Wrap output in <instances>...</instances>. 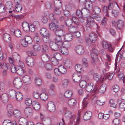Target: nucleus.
<instances>
[{"label": "nucleus", "mask_w": 125, "mask_h": 125, "mask_svg": "<svg viewBox=\"0 0 125 125\" xmlns=\"http://www.w3.org/2000/svg\"><path fill=\"white\" fill-rule=\"evenodd\" d=\"M3 125H12V123L10 120H5L3 122Z\"/></svg>", "instance_id": "58"}, {"label": "nucleus", "mask_w": 125, "mask_h": 125, "mask_svg": "<svg viewBox=\"0 0 125 125\" xmlns=\"http://www.w3.org/2000/svg\"><path fill=\"white\" fill-rule=\"evenodd\" d=\"M7 65L5 63H0V68L4 69V70H7Z\"/></svg>", "instance_id": "62"}, {"label": "nucleus", "mask_w": 125, "mask_h": 125, "mask_svg": "<svg viewBox=\"0 0 125 125\" xmlns=\"http://www.w3.org/2000/svg\"><path fill=\"white\" fill-rule=\"evenodd\" d=\"M51 61L52 64L54 66H57L59 64V60L56 59L54 57H52Z\"/></svg>", "instance_id": "37"}, {"label": "nucleus", "mask_w": 125, "mask_h": 125, "mask_svg": "<svg viewBox=\"0 0 125 125\" xmlns=\"http://www.w3.org/2000/svg\"><path fill=\"white\" fill-rule=\"evenodd\" d=\"M119 107L121 109H124L125 108V102L124 101H121L120 103Z\"/></svg>", "instance_id": "63"}, {"label": "nucleus", "mask_w": 125, "mask_h": 125, "mask_svg": "<svg viewBox=\"0 0 125 125\" xmlns=\"http://www.w3.org/2000/svg\"><path fill=\"white\" fill-rule=\"evenodd\" d=\"M82 62L83 64L86 67L88 66V61L87 59L84 57H83L82 60Z\"/></svg>", "instance_id": "52"}, {"label": "nucleus", "mask_w": 125, "mask_h": 125, "mask_svg": "<svg viewBox=\"0 0 125 125\" xmlns=\"http://www.w3.org/2000/svg\"><path fill=\"white\" fill-rule=\"evenodd\" d=\"M79 1L81 3H82L84 6H86L87 8L90 10H92L93 8V5L92 3L89 1H87L86 0H79Z\"/></svg>", "instance_id": "10"}, {"label": "nucleus", "mask_w": 125, "mask_h": 125, "mask_svg": "<svg viewBox=\"0 0 125 125\" xmlns=\"http://www.w3.org/2000/svg\"><path fill=\"white\" fill-rule=\"evenodd\" d=\"M3 38L4 41L6 42H9L11 40V38L10 35L7 33H4L3 35Z\"/></svg>", "instance_id": "30"}, {"label": "nucleus", "mask_w": 125, "mask_h": 125, "mask_svg": "<svg viewBox=\"0 0 125 125\" xmlns=\"http://www.w3.org/2000/svg\"><path fill=\"white\" fill-rule=\"evenodd\" d=\"M24 39L28 44L31 43L32 42V40L31 37L29 36H26L24 37Z\"/></svg>", "instance_id": "43"}, {"label": "nucleus", "mask_w": 125, "mask_h": 125, "mask_svg": "<svg viewBox=\"0 0 125 125\" xmlns=\"http://www.w3.org/2000/svg\"><path fill=\"white\" fill-rule=\"evenodd\" d=\"M35 84L38 86H39L42 84L41 79L38 77L35 78Z\"/></svg>", "instance_id": "46"}, {"label": "nucleus", "mask_w": 125, "mask_h": 125, "mask_svg": "<svg viewBox=\"0 0 125 125\" xmlns=\"http://www.w3.org/2000/svg\"><path fill=\"white\" fill-rule=\"evenodd\" d=\"M27 121L24 118H21L19 119L18 123L19 125H27Z\"/></svg>", "instance_id": "22"}, {"label": "nucleus", "mask_w": 125, "mask_h": 125, "mask_svg": "<svg viewBox=\"0 0 125 125\" xmlns=\"http://www.w3.org/2000/svg\"><path fill=\"white\" fill-rule=\"evenodd\" d=\"M24 70L21 68L19 69L16 71L17 74L20 76L24 74Z\"/></svg>", "instance_id": "53"}, {"label": "nucleus", "mask_w": 125, "mask_h": 125, "mask_svg": "<svg viewBox=\"0 0 125 125\" xmlns=\"http://www.w3.org/2000/svg\"><path fill=\"white\" fill-rule=\"evenodd\" d=\"M49 48L48 46L46 44H43L42 47V51L43 52L46 53L48 52Z\"/></svg>", "instance_id": "42"}, {"label": "nucleus", "mask_w": 125, "mask_h": 125, "mask_svg": "<svg viewBox=\"0 0 125 125\" xmlns=\"http://www.w3.org/2000/svg\"><path fill=\"white\" fill-rule=\"evenodd\" d=\"M21 42L22 45L24 47H27L28 44L25 39H21Z\"/></svg>", "instance_id": "64"}, {"label": "nucleus", "mask_w": 125, "mask_h": 125, "mask_svg": "<svg viewBox=\"0 0 125 125\" xmlns=\"http://www.w3.org/2000/svg\"><path fill=\"white\" fill-rule=\"evenodd\" d=\"M114 74L113 73H110L109 74H106L103 75V81L106 79L109 80L111 79L113 77Z\"/></svg>", "instance_id": "23"}, {"label": "nucleus", "mask_w": 125, "mask_h": 125, "mask_svg": "<svg viewBox=\"0 0 125 125\" xmlns=\"http://www.w3.org/2000/svg\"><path fill=\"white\" fill-rule=\"evenodd\" d=\"M103 75H101V77L100 78V75L97 73H95L94 74L93 78L94 79L96 80L97 81L98 80L100 82H102L103 81Z\"/></svg>", "instance_id": "20"}, {"label": "nucleus", "mask_w": 125, "mask_h": 125, "mask_svg": "<svg viewBox=\"0 0 125 125\" xmlns=\"http://www.w3.org/2000/svg\"><path fill=\"white\" fill-rule=\"evenodd\" d=\"M1 99L4 103L7 102L8 100V97L7 94L5 93L3 94L1 96Z\"/></svg>", "instance_id": "31"}, {"label": "nucleus", "mask_w": 125, "mask_h": 125, "mask_svg": "<svg viewBox=\"0 0 125 125\" xmlns=\"http://www.w3.org/2000/svg\"><path fill=\"white\" fill-rule=\"evenodd\" d=\"M14 85L15 88L17 89H20L22 86V83L20 79H15L14 81Z\"/></svg>", "instance_id": "8"}, {"label": "nucleus", "mask_w": 125, "mask_h": 125, "mask_svg": "<svg viewBox=\"0 0 125 125\" xmlns=\"http://www.w3.org/2000/svg\"><path fill=\"white\" fill-rule=\"evenodd\" d=\"M77 103V102L75 99L73 98L70 99L68 102L69 106L72 108L75 107Z\"/></svg>", "instance_id": "12"}, {"label": "nucleus", "mask_w": 125, "mask_h": 125, "mask_svg": "<svg viewBox=\"0 0 125 125\" xmlns=\"http://www.w3.org/2000/svg\"><path fill=\"white\" fill-rule=\"evenodd\" d=\"M61 36H57L55 38V40L57 41L56 42L60 45H62L63 43L62 42V40L61 38Z\"/></svg>", "instance_id": "51"}, {"label": "nucleus", "mask_w": 125, "mask_h": 125, "mask_svg": "<svg viewBox=\"0 0 125 125\" xmlns=\"http://www.w3.org/2000/svg\"><path fill=\"white\" fill-rule=\"evenodd\" d=\"M34 50L36 51H39L41 49V47L39 44L36 43L33 46Z\"/></svg>", "instance_id": "45"}, {"label": "nucleus", "mask_w": 125, "mask_h": 125, "mask_svg": "<svg viewBox=\"0 0 125 125\" xmlns=\"http://www.w3.org/2000/svg\"><path fill=\"white\" fill-rule=\"evenodd\" d=\"M117 27L119 30L122 28L124 26V22L123 21L121 20H119L116 23Z\"/></svg>", "instance_id": "29"}, {"label": "nucleus", "mask_w": 125, "mask_h": 125, "mask_svg": "<svg viewBox=\"0 0 125 125\" xmlns=\"http://www.w3.org/2000/svg\"><path fill=\"white\" fill-rule=\"evenodd\" d=\"M32 106L33 108L35 110H39L40 108V105L37 101H34L32 102Z\"/></svg>", "instance_id": "16"}, {"label": "nucleus", "mask_w": 125, "mask_h": 125, "mask_svg": "<svg viewBox=\"0 0 125 125\" xmlns=\"http://www.w3.org/2000/svg\"><path fill=\"white\" fill-rule=\"evenodd\" d=\"M40 32V34L42 36H45L48 33H49L47 29L44 28H41Z\"/></svg>", "instance_id": "33"}, {"label": "nucleus", "mask_w": 125, "mask_h": 125, "mask_svg": "<svg viewBox=\"0 0 125 125\" xmlns=\"http://www.w3.org/2000/svg\"><path fill=\"white\" fill-rule=\"evenodd\" d=\"M42 60L45 62H46L49 60V58L48 56L46 54H43L41 56Z\"/></svg>", "instance_id": "39"}, {"label": "nucleus", "mask_w": 125, "mask_h": 125, "mask_svg": "<svg viewBox=\"0 0 125 125\" xmlns=\"http://www.w3.org/2000/svg\"><path fill=\"white\" fill-rule=\"evenodd\" d=\"M72 35L70 34H66L64 37V38L66 41H70L72 40Z\"/></svg>", "instance_id": "44"}, {"label": "nucleus", "mask_w": 125, "mask_h": 125, "mask_svg": "<svg viewBox=\"0 0 125 125\" xmlns=\"http://www.w3.org/2000/svg\"><path fill=\"white\" fill-rule=\"evenodd\" d=\"M26 61L28 66L30 67H32L34 65V61L32 58H30L28 60H26Z\"/></svg>", "instance_id": "21"}, {"label": "nucleus", "mask_w": 125, "mask_h": 125, "mask_svg": "<svg viewBox=\"0 0 125 125\" xmlns=\"http://www.w3.org/2000/svg\"><path fill=\"white\" fill-rule=\"evenodd\" d=\"M49 27L50 30L54 32L58 28L59 26L55 23L52 22L49 24Z\"/></svg>", "instance_id": "14"}, {"label": "nucleus", "mask_w": 125, "mask_h": 125, "mask_svg": "<svg viewBox=\"0 0 125 125\" xmlns=\"http://www.w3.org/2000/svg\"><path fill=\"white\" fill-rule=\"evenodd\" d=\"M59 71L60 73L63 74L66 73L67 72L65 67L62 65L59 66Z\"/></svg>", "instance_id": "25"}, {"label": "nucleus", "mask_w": 125, "mask_h": 125, "mask_svg": "<svg viewBox=\"0 0 125 125\" xmlns=\"http://www.w3.org/2000/svg\"><path fill=\"white\" fill-rule=\"evenodd\" d=\"M56 36H62L64 34V32L62 29L58 28V29L54 32Z\"/></svg>", "instance_id": "19"}, {"label": "nucleus", "mask_w": 125, "mask_h": 125, "mask_svg": "<svg viewBox=\"0 0 125 125\" xmlns=\"http://www.w3.org/2000/svg\"><path fill=\"white\" fill-rule=\"evenodd\" d=\"M69 81L67 79H64L62 82V86L64 88H66L68 86Z\"/></svg>", "instance_id": "41"}, {"label": "nucleus", "mask_w": 125, "mask_h": 125, "mask_svg": "<svg viewBox=\"0 0 125 125\" xmlns=\"http://www.w3.org/2000/svg\"><path fill=\"white\" fill-rule=\"evenodd\" d=\"M29 24L26 22H24L22 24V28L23 30L25 31H27L29 30Z\"/></svg>", "instance_id": "32"}, {"label": "nucleus", "mask_w": 125, "mask_h": 125, "mask_svg": "<svg viewBox=\"0 0 125 125\" xmlns=\"http://www.w3.org/2000/svg\"><path fill=\"white\" fill-rule=\"evenodd\" d=\"M65 115L66 117L70 118V120L71 123L75 120L76 116L74 115H72V113L69 111H66L65 113Z\"/></svg>", "instance_id": "6"}, {"label": "nucleus", "mask_w": 125, "mask_h": 125, "mask_svg": "<svg viewBox=\"0 0 125 125\" xmlns=\"http://www.w3.org/2000/svg\"><path fill=\"white\" fill-rule=\"evenodd\" d=\"M60 51L63 54L67 55L68 54V49L65 47L61 48L60 49Z\"/></svg>", "instance_id": "36"}, {"label": "nucleus", "mask_w": 125, "mask_h": 125, "mask_svg": "<svg viewBox=\"0 0 125 125\" xmlns=\"http://www.w3.org/2000/svg\"><path fill=\"white\" fill-rule=\"evenodd\" d=\"M101 11V9L97 7H95L94 8V12L95 14H99L100 12Z\"/></svg>", "instance_id": "61"}, {"label": "nucleus", "mask_w": 125, "mask_h": 125, "mask_svg": "<svg viewBox=\"0 0 125 125\" xmlns=\"http://www.w3.org/2000/svg\"><path fill=\"white\" fill-rule=\"evenodd\" d=\"M25 103L28 106H30L31 104L32 105V100L30 98H26L25 101Z\"/></svg>", "instance_id": "55"}, {"label": "nucleus", "mask_w": 125, "mask_h": 125, "mask_svg": "<svg viewBox=\"0 0 125 125\" xmlns=\"http://www.w3.org/2000/svg\"><path fill=\"white\" fill-rule=\"evenodd\" d=\"M53 57H54L56 59L59 60L62 59V57L61 54L59 53H55L54 54Z\"/></svg>", "instance_id": "47"}, {"label": "nucleus", "mask_w": 125, "mask_h": 125, "mask_svg": "<svg viewBox=\"0 0 125 125\" xmlns=\"http://www.w3.org/2000/svg\"><path fill=\"white\" fill-rule=\"evenodd\" d=\"M12 3L10 1L7 2L5 4L6 7L8 10H11L12 8Z\"/></svg>", "instance_id": "38"}, {"label": "nucleus", "mask_w": 125, "mask_h": 125, "mask_svg": "<svg viewBox=\"0 0 125 125\" xmlns=\"http://www.w3.org/2000/svg\"><path fill=\"white\" fill-rule=\"evenodd\" d=\"M109 103L111 107H113L115 108H116L117 106V104L114 103L113 100H110V101Z\"/></svg>", "instance_id": "59"}, {"label": "nucleus", "mask_w": 125, "mask_h": 125, "mask_svg": "<svg viewBox=\"0 0 125 125\" xmlns=\"http://www.w3.org/2000/svg\"><path fill=\"white\" fill-rule=\"evenodd\" d=\"M15 9L17 12H20L22 10V7L21 5L17 4L16 6Z\"/></svg>", "instance_id": "57"}, {"label": "nucleus", "mask_w": 125, "mask_h": 125, "mask_svg": "<svg viewBox=\"0 0 125 125\" xmlns=\"http://www.w3.org/2000/svg\"><path fill=\"white\" fill-rule=\"evenodd\" d=\"M50 34L48 33L45 36H43V40L44 42L46 43H48L50 42Z\"/></svg>", "instance_id": "28"}, {"label": "nucleus", "mask_w": 125, "mask_h": 125, "mask_svg": "<svg viewBox=\"0 0 125 125\" xmlns=\"http://www.w3.org/2000/svg\"><path fill=\"white\" fill-rule=\"evenodd\" d=\"M35 23H37V24L38 25V23L37 22H35L33 24L34 25L32 24H29V30H30L31 32H34L35 30V28L34 25Z\"/></svg>", "instance_id": "50"}, {"label": "nucleus", "mask_w": 125, "mask_h": 125, "mask_svg": "<svg viewBox=\"0 0 125 125\" xmlns=\"http://www.w3.org/2000/svg\"><path fill=\"white\" fill-rule=\"evenodd\" d=\"M40 97L42 100H46L48 98V95L46 93H43L41 94L40 95Z\"/></svg>", "instance_id": "35"}, {"label": "nucleus", "mask_w": 125, "mask_h": 125, "mask_svg": "<svg viewBox=\"0 0 125 125\" xmlns=\"http://www.w3.org/2000/svg\"><path fill=\"white\" fill-rule=\"evenodd\" d=\"M82 10L85 14L88 15L86 16L87 18V20L86 23V27L87 29L91 28L94 24V19L91 16H89L90 14V13L88 9H84Z\"/></svg>", "instance_id": "1"}, {"label": "nucleus", "mask_w": 125, "mask_h": 125, "mask_svg": "<svg viewBox=\"0 0 125 125\" xmlns=\"http://www.w3.org/2000/svg\"><path fill=\"white\" fill-rule=\"evenodd\" d=\"M92 115V113L90 111L86 112L84 113L83 118L84 120L85 121H87L89 120Z\"/></svg>", "instance_id": "13"}, {"label": "nucleus", "mask_w": 125, "mask_h": 125, "mask_svg": "<svg viewBox=\"0 0 125 125\" xmlns=\"http://www.w3.org/2000/svg\"><path fill=\"white\" fill-rule=\"evenodd\" d=\"M97 37V36L95 33L92 32L89 34V38H86V42L88 45L93 44L96 42Z\"/></svg>", "instance_id": "3"}, {"label": "nucleus", "mask_w": 125, "mask_h": 125, "mask_svg": "<svg viewBox=\"0 0 125 125\" xmlns=\"http://www.w3.org/2000/svg\"><path fill=\"white\" fill-rule=\"evenodd\" d=\"M9 95L12 99L16 98L17 100L18 101H21L23 98V96L21 92H16L13 89L9 91Z\"/></svg>", "instance_id": "2"}, {"label": "nucleus", "mask_w": 125, "mask_h": 125, "mask_svg": "<svg viewBox=\"0 0 125 125\" xmlns=\"http://www.w3.org/2000/svg\"><path fill=\"white\" fill-rule=\"evenodd\" d=\"M61 45L57 42H50L49 44L50 48L53 51H57L59 49V46Z\"/></svg>", "instance_id": "9"}, {"label": "nucleus", "mask_w": 125, "mask_h": 125, "mask_svg": "<svg viewBox=\"0 0 125 125\" xmlns=\"http://www.w3.org/2000/svg\"><path fill=\"white\" fill-rule=\"evenodd\" d=\"M14 34L17 37H20L21 36V33L18 29H17L14 31Z\"/></svg>", "instance_id": "60"}, {"label": "nucleus", "mask_w": 125, "mask_h": 125, "mask_svg": "<svg viewBox=\"0 0 125 125\" xmlns=\"http://www.w3.org/2000/svg\"><path fill=\"white\" fill-rule=\"evenodd\" d=\"M47 108L50 112H54L55 110V106L54 103L52 102H50L47 104Z\"/></svg>", "instance_id": "11"}, {"label": "nucleus", "mask_w": 125, "mask_h": 125, "mask_svg": "<svg viewBox=\"0 0 125 125\" xmlns=\"http://www.w3.org/2000/svg\"><path fill=\"white\" fill-rule=\"evenodd\" d=\"M25 113L28 116H31L33 114L32 109L30 107L26 108L24 110Z\"/></svg>", "instance_id": "15"}, {"label": "nucleus", "mask_w": 125, "mask_h": 125, "mask_svg": "<svg viewBox=\"0 0 125 125\" xmlns=\"http://www.w3.org/2000/svg\"><path fill=\"white\" fill-rule=\"evenodd\" d=\"M114 7L113 4L110 3L108 7L105 6L103 7V10L104 15L107 17H109V14L108 10L109 9L112 8Z\"/></svg>", "instance_id": "5"}, {"label": "nucleus", "mask_w": 125, "mask_h": 125, "mask_svg": "<svg viewBox=\"0 0 125 125\" xmlns=\"http://www.w3.org/2000/svg\"><path fill=\"white\" fill-rule=\"evenodd\" d=\"M98 53V52L96 49H93L91 53V56L93 59L92 62L94 65L95 64V59L97 58Z\"/></svg>", "instance_id": "7"}, {"label": "nucleus", "mask_w": 125, "mask_h": 125, "mask_svg": "<svg viewBox=\"0 0 125 125\" xmlns=\"http://www.w3.org/2000/svg\"><path fill=\"white\" fill-rule=\"evenodd\" d=\"M73 31L74 33H73V36L76 38H77L78 37L77 33L78 32V25H77L76 27H74Z\"/></svg>", "instance_id": "49"}, {"label": "nucleus", "mask_w": 125, "mask_h": 125, "mask_svg": "<svg viewBox=\"0 0 125 125\" xmlns=\"http://www.w3.org/2000/svg\"><path fill=\"white\" fill-rule=\"evenodd\" d=\"M13 114L14 116L17 118H20L21 116V113L17 110H15L13 111Z\"/></svg>", "instance_id": "27"}, {"label": "nucleus", "mask_w": 125, "mask_h": 125, "mask_svg": "<svg viewBox=\"0 0 125 125\" xmlns=\"http://www.w3.org/2000/svg\"><path fill=\"white\" fill-rule=\"evenodd\" d=\"M89 95L87 94L86 96L83 99L82 102V105L84 108H85L87 106L88 102L86 100L88 98Z\"/></svg>", "instance_id": "40"}, {"label": "nucleus", "mask_w": 125, "mask_h": 125, "mask_svg": "<svg viewBox=\"0 0 125 125\" xmlns=\"http://www.w3.org/2000/svg\"><path fill=\"white\" fill-rule=\"evenodd\" d=\"M5 90V84L2 82H0V92L3 91Z\"/></svg>", "instance_id": "54"}, {"label": "nucleus", "mask_w": 125, "mask_h": 125, "mask_svg": "<svg viewBox=\"0 0 125 125\" xmlns=\"http://www.w3.org/2000/svg\"><path fill=\"white\" fill-rule=\"evenodd\" d=\"M64 65L68 68H71L72 66V61L69 58L66 59L64 61Z\"/></svg>", "instance_id": "18"}, {"label": "nucleus", "mask_w": 125, "mask_h": 125, "mask_svg": "<svg viewBox=\"0 0 125 125\" xmlns=\"http://www.w3.org/2000/svg\"><path fill=\"white\" fill-rule=\"evenodd\" d=\"M78 73L74 72L73 75V79L74 82L75 83H78Z\"/></svg>", "instance_id": "34"}, {"label": "nucleus", "mask_w": 125, "mask_h": 125, "mask_svg": "<svg viewBox=\"0 0 125 125\" xmlns=\"http://www.w3.org/2000/svg\"><path fill=\"white\" fill-rule=\"evenodd\" d=\"M106 89V86L105 85H103L101 86L98 89L97 86V89L98 92H99L101 94H103L105 91Z\"/></svg>", "instance_id": "26"}, {"label": "nucleus", "mask_w": 125, "mask_h": 125, "mask_svg": "<svg viewBox=\"0 0 125 125\" xmlns=\"http://www.w3.org/2000/svg\"><path fill=\"white\" fill-rule=\"evenodd\" d=\"M72 95V91L70 90H67L66 91L64 94L65 96L67 98H69Z\"/></svg>", "instance_id": "48"}, {"label": "nucleus", "mask_w": 125, "mask_h": 125, "mask_svg": "<svg viewBox=\"0 0 125 125\" xmlns=\"http://www.w3.org/2000/svg\"><path fill=\"white\" fill-rule=\"evenodd\" d=\"M86 83L85 81L84 80L80 82L79 86L82 88H83L85 87Z\"/></svg>", "instance_id": "56"}, {"label": "nucleus", "mask_w": 125, "mask_h": 125, "mask_svg": "<svg viewBox=\"0 0 125 125\" xmlns=\"http://www.w3.org/2000/svg\"><path fill=\"white\" fill-rule=\"evenodd\" d=\"M86 90L88 92H92L96 93L98 92V90L97 89V86L95 85V87L93 84L91 83H89L87 86L86 87Z\"/></svg>", "instance_id": "4"}, {"label": "nucleus", "mask_w": 125, "mask_h": 125, "mask_svg": "<svg viewBox=\"0 0 125 125\" xmlns=\"http://www.w3.org/2000/svg\"><path fill=\"white\" fill-rule=\"evenodd\" d=\"M23 80L24 83L26 85L29 84L31 82V78L28 75L24 76L23 77Z\"/></svg>", "instance_id": "17"}, {"label": "nucleus", "mask_w": 125, "mask_h": 125, "mask_svg": "<svg viewBox=\"0 0 125 125\" xmlns=\"http://www.w3.org/2000/svg\"><path fill=\"white\" fill-rule=\"evenodd\" d=\"M107 61H106V66L108 69L109 68L110 66L109 65H111V57L109 55L107 54H106Z\"/></svg>", "instance_id": "24"}]
</instances>
